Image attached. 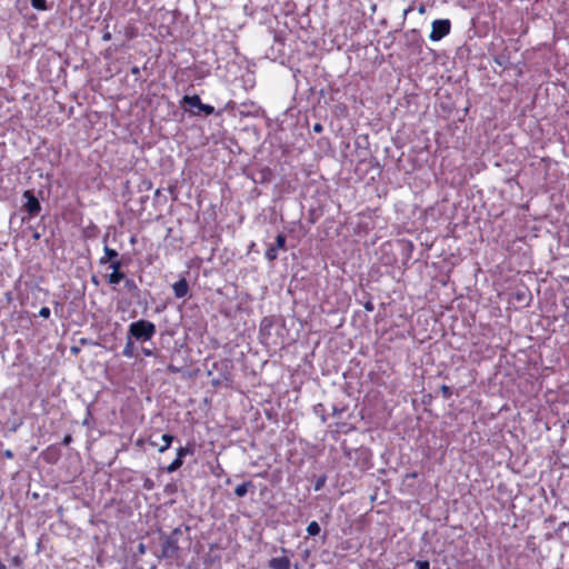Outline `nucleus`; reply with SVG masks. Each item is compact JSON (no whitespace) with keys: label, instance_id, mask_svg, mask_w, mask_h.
<instances>
[{"label":"nucleus","instance_id":"f257e3e1","mask_svg":"<svg viewBox=\"0 0 569 569\" xmlns=\"http://www.w3.org/2000/svg\"><path fill=\"white\" fill-rule=\"evenodd\" d=\"M157 328L156 325L149 320L140 319L138 321H133L130 323L128 328L129 338H133L137 341H148L151 340L156 335Z\"/></svg>","mask_w":569,"mask_h":569},{"label":"nucleus","instance_id":"f03ea898","mask_svg":"<svg viewBox=\"0 0 569 569\" xmlns=\"http://www.w3.org/2000/svg\"><path fill=\"white\" fill-rule=\"evenodd\" d=\"M181 106L186 111L191 112L193 116H200L201 112L206 116L214 113V108L210 104L202 103L198 94L183 96Z\"/></svg>","mask_w":569,"mask_h":569},{"label":"nucleus","instance_id":"7ed1b4c3","mask_svg":"<svg viewBox=\"0 0 569 569\" xmlns=\"http://www.w3.org/2000/svg\"><path fill=\"white\" fill-rule=\"evenodd\" d=\"M451 31V22L449 19H437L431 23V32L429 39L431 41H440Z\"/></svg>","mask_w":569,"mask_h":569},{"label":"nucleus","instance_id":"20e7f679","mask_svg":"<svg viewBox=\"0 0 569 569\" xmlns=\"http://www.w3.org/2000/svg\"><path fill=\"white\" fill-rule=\"evenodd\" d=\"M23 198L26 202L23 203L24 210L31 218L37 217L41 211V204L38 198L34 196L32 190H26L23 192Z\"/></svg>","mask_w":569,"mask_h":569},{"label":"nucleus","instance_id":"39448f33","mask_svg":"<svg viewBox=\"0 0 569 569\" xmlns=\"http://www.w3.org/2000/svg\"><path fill=\"white\" fill-rule=\"evenodd\" d=\"M286 236L283 233H279L277 237H276V242L274 244H270L266 251H264V258L268 260V261H274L277 258H278V250L279 249H282L284 250L286 249Z\"/></svg>","mask_w":569,"mask_h":569},{"label":"nucleus","instance_id":"423d86ee","mask_svg":"<svg viewBox=\"0 0 569 569\" xmlns=\"http://www.w3.org/2000/svg\"><path fill=\"white\" fill-rule=\"evenodd\" d=\"M110 268L112 269V272L106 277V280L111 286H117L121 281L124 280V272L122 271V262L121 261H112L110 263Z\"/></svg>","mask_w":569,"mask_h":569},{"label":"nucleus","instance_id":"0eeeda50","mask_svg":"<svg viewBox=\"0 0 569 569\" xmlns=\"http://www.w3.org/2000/svg\"><path fill=\"white\" fill-rule=\"evenodd\" d=\"M174 297L178 299L184 298L189 293V284L186 278H181L172 284Z\"/></svg>","mask_w":569,"mask_h":569},{"label":"nucleus","instance_id":"6e6552de","mask_svg":"<svg viewBox=\"0 0 569 569\" xmlns=\"http://www.w3.org/2000/svg\"><path fill=\"white\" fill-rule=\"evenodd\" d=\"M291 561L287 556L274 557L269 560L270 569H290Z\"/></svg>","mask_w":569,"mask_h":569},{"label":"nucleus","instance_id":"1a4fd4ad","mask_svg":"<svg viewBox=\"0 0 569 569\" xmlns=\"http://www.w3.org/2000/svg\"><path fill=\"white\" fill-rule=\"evenodd\" d=\"M118 257L119 253L116 249L104 246L103 256L99 259V263L106 264L108 262L112 263V261H120Z\"/></svg>","mask_w":569,"mask_h":569},{"label":"nucleus","instance_id":"9d476101","mask_svg":"<svg viewBox=\"0 0 569 569\" xmlns=\"http://www.w3.org/2000/svg\"><path fill=\"white\" fill-rule=\"evenodd\" d=\"M252 488H253L252 481H250V480L244 481L234 488V495L239 498H242L248 493L249 489H252Z\"/></svg>","mask_w":569,"mask_h":569},{"label":"nucleus","instance_id":"9b49d317","mask_svg":"<svg viewBox=\"0 0 569 569\" xmlns=\"http://www.w3.org/2000/svg\"><path fill=\"white\" fill-rule=\"evenodd\" d=\"M218 366H221L226 369V372L222 375L221 378L217 379L213 381L214 385H219L221 383L222 381H229L230 380V377H231V373L229 372L228 370V367H229V362L227 360H222L220 361L219 363H214V367H218Z\"/></svg>","mask_w":569,"mask_h":569},{"label":"nucleus","instance_id":"f8f14e48","mask_svg":"<svg viewBox=\"0 0 569 569\" xmlns=\"http://www.w3.org/2000/svg\"><path fill=\"white\" fill-rule=\"evenodd\" d=\"M161 439H162V445L158 448V451L160 453L167 451L170 448L172 441L174 440V437L169 433H164Z\"/></svg>","mask_w":569,"mask_h":569},{"label":"nucleus","instance_id":"ddd939ff","mask_svg":"<svg viewBox=\"0 0 569 569\" xmlns=\"http://www.w3.org/2000/svg\"><path fill=\"white\" fill-rule=\"evenodd\" d=\"M193 452H194V449H193L192 445H187L184 447H179L177 449V458L183 460L184 457H187L189 455H193Z\"/></svg>","mask_w":569,"mask_h":569},{"label":"nucleus","instance_id":"4468645a","mask_svg":"<svg viewBox=\"0 0 569 569\" xmlns=\"http://www.w3.org/2000/svg\"><path fill=\"white\" fill-rule=\"evenodd\" d=\"M132 338H127V342L124 345V348L122 350V355L127 358H132L134 356L133 353V349H134V345H133V341L131 340Z\"/></svg>","mask_w":569,"mask_h":569},{"label":"nucleus","instance_id":"2eb2a0df","mask_svg":"<svg viewBox=\"0 0 569 569\" xmlns=\"http://www.w3.org/2000/svg\"><path fill=\"white\" fill-rule=\"evenodd\" d=\"M123 281H124V288L128 292L136 293L139 291V288L133 279L124 277Z\"/></svg>","mask_w":569,"mask_h":569},{"label":"nucleus","instance_id":"dca6fc26","mask_svg":"<svg viewBox=\"0 0 569 569\" xmlns=\"http://www.w3.org/2000/svg\"><path fill=\"white\" fill-rule=\"evenodd\" d=\"M320 526L317 521H311L307 527V532L309 536H317L320 533Z\"/></svg>","mask_w":569,"mask_h":569},{"label":"nucleus","instance_id":"f3484780","mask_svg":"<svg viewBox=\"0 0 569 569\" xmlns=\"http://www.w3.org/2000/svg\"><path fill=\"white\" fill-rule=\"evenodd\" d=\"M183 465V460L179 459L176 457V459L167 467V471L169 473H172L174 471H177L178 469H180Z\"/></svg>","mask_w":569,"mask_h":569},{"label":"nucleus","instance_id":"a211bd4d","mask_svg":"<svg viewBox=\"0 0 569 569\" xmlns=\"http://www.w3.org/2000/svg\"><path fill=\"white\" fill-rule=\"evenodd\" d=\"M31 7L39 11H46L48 9L46 0H30Z\"/></svg>","mask_w":569,"mask_h":569},{"label":"nucleus","instance_id":"6ab92c4d","mask_svg":"<svg viewBox=\"0 0 569 569\" xmlns=\"http://www.w3.org/2000/svg\"><path fill=\"white\" fill-rule=\"evenodd\" d=\"M440 392H441V396H442V398H443V399H450V398H451V396H452V390H451V388H450L449 386H447V385H442V386L440 387Z\"/></svg>","mask_w":569,"mask_h":569},{"label":"nucleus","instance_id":"aec40b11","mask_svg":"<svg viewBox=\"0 0 569 569\" xmlns=\"http://www.w3.org/2000/svg\"><path fill=\"white\" fill-rule=\"evenodd\" d=\"M124 34L128 39H132L137 36V29L134 26H128L124 29Z\"/></svg>","mask_w":569,"mask_h":569},{"label":"nucleus","instance_id":"412c9836","mask_svg":"<svg viewBox=\"0 0 569 569\" xmlns=\"http://www.w3.org/2000/svg\"><path fill=\"white\" fill-rule=\"evenodd\" d=\"M416 567L417 569H430V563L428 560H417Z\"/></svg>","mask_w":569,"mask_h":569},{"label":"nucleus","instance_id":"4be33fe9","mask_svg":"<svg viewBox=\"0 0 569 569\" xmlns=\"http://www.w3.org/2000/svg\"><path fill=\"white\" fill-rule=\"evenodd\" d=\"M51 315V311L48 307H42L40 310H39V316L44 318V319H48Z\"/></svg>","mask_w":569,"mask_h":569},{"label":"nucleus","instance_id":"5701e85b","mask_svg":"<svg viewBox=\"0 0 569 569\" xmlns=\"http://www.w3.org/2000/svg\"><path fill=\"white\" fill-rule=\"evenodd\" d=\"M3 458L6 459H13L14 458V453L12 452V450L10 449H6L2 453Z\"/></svg>","mask_w":569,"mask_h":569},{"label":"nucleus","instance_id":"b1692460","mask_svg":"<svg viewBox=\"0 0 569 569\" xmlns=\"http://www.w3.org/2000/svg\"><path fill=\"white\" fill-rule=\"evenodd\" d=\"M11 563H12L13 566L19 567V566H21L22 560H21V558H20L19 556H14V557L11 559Z\"/></svg>","mask_w":569,"mask_h":569},{"label":"nucleus","instance_id":"393cba45","mask_svg":"<svg viewBox=\"0 0 569 569\" xmlns=\"http://www.w3.org/2000/svg\"><path fill=\"white\" fill-rule=\"evenodd\" d=\"M141 352L143 356L146 357H151L153 356V350L152 349H148V348H141Z\"/></svg>","mask_w":569,"mask_h":569},{"label":"nucleus","instance_id":"a878e982","mask_svg":"<svg viewBox=\"0 0 569 569\" xmlns=\"http://www.w3.org/2000/svg\"><path fill=\"white\" fill-rule=\"evenodd\" d=\"M102 40L106 41V42L110 41L111 40V33L109 31L103 32Z\"/></svg>","mask_w":569,"mask_h":569},{"label":"nucleus","instance_id":"bb28decb","mask_svg":"<svg viewBox=\"0 0 569 569\" xmlns=\"http://www.w3.org/2000/svg\"><path fill=\"white\" fill-rule=\"evenodd\" d=\"M313 131H315V132H321V131H322V126H321L320 123H316V124L313 126Z\"/></svg>","mask_w":569,"mask_h":569},{"label":"nucleus","instance_id":"cd10ccee","mask_svg":"<svg viewBox=\"0 0 569 569\" xmlns=\"http://www.w3.org/2000/svg\"><path fill=\"white\" fill-rule=\"evenodd\" d=\"M71 439H72V438H71V436H70V435H67V436L64 437V439H63V445H69V443H70V441H71Z\"/></svg>","mask_w":569,"mask_h":569},{"label":"nucleus","instance_id":"c85d7f7f","mask_svg":"<svg viewBox=\"0 0 569 569\" xmlns=\"http://www.w3.org/2000/svg\"><path fill=\"white\" fill-rule=\"evenodd\" d=\"M418 12L420 14H423L426 12V7L423 4H421L419 8H418Z\"/></svg>","mask_w":569,"mask_h":569},{"label":"nucleus","instance_id":"c756f323","mask_svg":"<svg viewBox=\"0 0 569 569\" xmlns=\"http://www.w3.org/2000/svg\"><path fill=\"white\" fill-rule=\"evenodd\" d=\"M322 485H323V480H319V481L316 483L315 489H316V490H319V489L322 487Z\"/></svg>","mask_w":569,"mask_h":569},{"label":"nucleus","instance_id":"7c9ffc66","mask_svg":"<svg viewBox=\"0 0 569 569\" xmlns=\"http://www.w3.org/2000/svg\"><path fill=\"white\" fill-rule=\"evenodd\" d=\"M411 11H412V7L410 6V7H408V8H406V9L403 10V16L406 17V16H407L409 12H411Z\"/></svg>","mask_w":569,"mask_h":569},{"label":"nucleus","instance_id":"2f4dec72","mask_svg":"<svg viewBox=\"0 0 569 569\" xmlns=\"http://www.w3.org/2000/svg\"><path fill=\"white\" fill-rule=\"evenodd\" d=\"M138 72H139V69H138L137 67H134V68L132 69V73H138Z\"/></svg>","mask_w":569,"mask_h":569},{"label":"nucleus","instance_id":"473e14b6","mask_svg":"<svg viewBox=\"0 0 569 569\" xmlns=\"http://www.w3.org/2000/svg\"><path fill=\"white\" fill-rule=\"evenodd\" d=\"M408 477L416 478V477H417V473H416V472H413V473L409 475Z\"/></svg>","mask_w":569,"mask_h":569},{"label":"nucleus","instance_id":"72a5a7b5","mask_svg":"<svg viewBox=\"0 0 569 569\" xmlns=\"http://www.w3.org/2000/svg\"><path fill=\"white\" fill-rule=\"evenodd\" d=\"M0 569H6V565L0 562Z\"/></svg>","mask_w":569,"mask_h":569}]
</instances>
